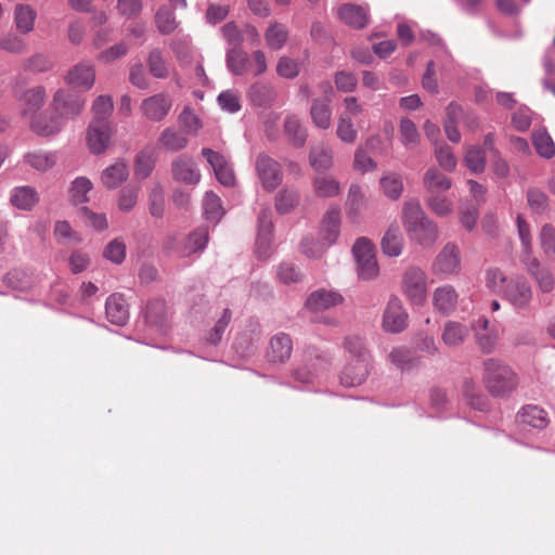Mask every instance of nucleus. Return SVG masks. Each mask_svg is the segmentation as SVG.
<instances>
[{
	"mask_svg": "<svg viewBox=\"0 0 555 555\" xmlns=\"http://www.w3.org/2000/svg\"><path fill=\"white\" fill-rule=\"evenodd\" d=\"M402 222L409 238L422 247H433L439 237L438 224L426 216L417 199L404 202Z\"/></svg>",
	"mask_w": 555,
	"mask_h": 555,
	"instance_id": "nucleus-1",
	"label": "nucleus"
},
{
	"mask_svg": "<svg viewBox=\"0 0 555 555\" xmlns=\"http://www.w3.org/2000/svg\"><path fill=\"white\" fill-rule=\"evenodd\" d=\"M482 382L491 396L502 398L517 388L518 376L502 360L490 358L483 362Z\"/></svg>",
	"mask_w": 555,
	"mask_h": 555,
	"instance_id": "nucleus-2",
	"label": "nucleus"
},
{
	"mask_svg": "<svg viewBox=\"0 0 555 555\" xmlns=\"http://www.w3.org/2000/svg\"><path fill=\"white\" fill-rule=\"evenodd\" d=\"M85 105L86 99L83 95L65 88H59L53 93L49 106L65 124L66 120L78 117L82 113Z\"/></svg>",
	"mask_w": 555,
	"mask_h": 555,
	"instance_id": "nucleus-3",
	"label": "nucleus"
},
{
	"mask_svg": "<svg viewBox=\"0 0 555 555\" xmlns=\"http://www.w3.org/2000/svg\"><path fill=\"white\" fill-rule=\"evenodd\" d=\"M353 255L357 260V270L362 280H373L377 278L379 268L375 258V247L365 237L358 238L353 245Z\"/></svg>",
	"mask_w": 555,
	"mask_h": 555,
	"instance_id": "nucleus-4",
	"label": "nucleus"
},
{
	"mask_svg": "<svg viewBox=\"0 0 555 555\" xmlns=\"http://www.w3.org/2000/svg\"><path fill=\"white\" fill-rule=\"evenodd\" d=\"M402 291L412 304L424 305L427 297V275L425 271L417 267L408 268L403 274Z\"/></svg>",
	"mask_w": 555,
	"mask_h": 555,
	"instance_id": "nucleus-5",
	"label": "nucleus"
},
{
	"mask_svg": "<svg viewBox=\"0 0 555 555\" xmlns=\"http://www.w3.org/2000/svg\"><path fill=\"white\" fill-rule=\"evenodd\" d=\"M408 319L402 301L396 296L390 297L383 313V330L392 334L401 333L408 326Z\"/></svg>",
	"mask_w": 555,
	"mask_h": 555,
	"instance_id": "nucleus-6",
	"label": "nucleus"
},
{
	"mask_svg": "<svg viewBox=\"0 0 555 555\" xmlns=\"http://www.w3.org/2000/svg\"><path fill=\"white\" fill-rule=\"evenodd\" d=\"M461 271L460 249L453 243H447L433 262V272L441 276L457 275Z\"/></svg>",
	"mask_w": 555,
	"mask_h": 555,
	"instance_id": "nucleus-7",
	"label": "nucleus"
},
{
	"mask_svg": "<svg viewBox=\"0 0 555 555\" xmlns=\"http://www.w3.org/2000/svg\"><path fill=\"white\" fill-rule=\"evenodd\" d=\"M113 130L107 120L93 119L88 128L87 143L92 154H101L111 144Z\"/></svg>",
	"mask_w": 555,
	"mask_h": 555,
	"instance_id": "nucleus-8",
	"label": "nucleus"
},
{
	"mask_svg": "<svg viewBox=\"0 0 555 555\" xmlns=\"http://www.w3.org/2000/svg\"><path fill=\"white\" fill-rule=\"evenodd\" d=\"M172 107V99L166 92H160L144 99L141 102L142 115L151 121H162Z\"/></svg>",
	"mask_w": 555,
	"mask_h": 555,
	"instance_id": "nucleus-9",
	"label": "nucleus"
},
{
	"mask_svg": "<svg viewBox=\"0 0 555 555\" xmlns=\"http://www.w3.org/2000/svg\"><path fill=\"white\" fill-rule=\"evenodd\" d=\"M257 175L264 189L272 191L282 181L280 164L266 154H260L256 159Z\"/></svg>",
	"mask_w": 555,
	"mask_h": 555,
	"instance_id": "nucleus-10",
	"label": "nucleus"
},
{
	"mask_svg": "<svg viewBox=\"0 0 555 555\" xmlns=\"http://www.w3.org/2000/svg\"><path fill=\"white\" fill-rule=\"evenodd\" d=\"M68 86L90 90L95 82V67L89 61H82L74 65L64 76Z\"/></svg>",
	"mask_w": 555,
	"mask_h": 555,
	"instance_id": "nucleus-11",
	"label": "nucleus"
},
{
	"mask_svg": "<svg viewBox=\"0 0 555 555\" xmlns=\"http://www.w3.org/2000/svg\"><path fill=\"white\" fill-rule=\"evenodd\" d=\"M475 338L479 349L485 353H491L500 339V333L495 325H491L486 318H479L474 323Z\"/></svg>",
	"mask_w": 555,
	"mask_h": 555,
	"instance_id": "nucleus-12",
	"label": "nucleus"
},
{
	"mask_svg": "<svg viewBox=\"0 0 555 555\" xmlns=\"http://www.w3.org/2000/svg\"><path fill=\"white\" fill-rule=\"evenodd\" d=\"M171 173L176 181L184 184L195 185L201 180L195 162L186 155H181L171 163Z\"/></svg>",
	"mask_w": 555,
	"mask_h": 555,
	"instance_id": "nucleus-13",
	"label": "nucleus"
},
{
	"mask_svg": "<svg viewBox=\"0 0 555 555\" xmlns=\"http://www.w3.org/2000/svg\"><path fill=\"white\" fill-rule=\"evenodd\" d=\"M459 301L456 289L449 284L437 287L433 293V306L436 312L449 315L455 311Z\"/></svg>",
	"mask_w": 555,
	"mask_h": 555,
	"instance_id": "nucleus-14",
	"label": "nucleus"
},
{
	"mask_svg": "<svg viewBox=\"0 0 555 555\" xmlns=\"http://www.w3.org/2000/svg\"><path fill=\"white\" fill-rule=\"evenodd\" d=\"M64 125L61 117L56 116L52 111L50 114L40 113L31 116L29 124L31 131L41 137H50L59 133Z\"/></svg>",
	"mask_w": 555,
	"mask_h": 555,
	"instance_id": "nucleus-15",
	"label": "nucleus"
},
{
	"mask_svg": "<svg viewBox=\"0 0 555 555\" xmlns=\"http://www.w3.org/2000/svg\"><path fill=\"white\" fill-rule=\"evenodd\" d=\"M47 91L43 86H35L26 89L20 96L18 102L23 116H34L46 103Z\"/></svg>",
	"mask_w": 555,
	"mask_h": 555,
	"instance_id": "nucleus-16",
	"label": "nucleus"
},
{
	"mask_svg": "<svg viewBox=\"0 0 555 555\" xmlns=\"http://www.w3.org/2000/svg\"><path fill=\"white\" fill-rule=\"evenodd\" d=\"M344 302V297L334 291L319 289L313 292L307 299L306 306L314 312L324 311Z\"/></svg>",
	"mask_w": 555,
	"mask_h": 555,
	"instance_id": "nucleus-17",
	"label": "nucleus"
},
{
	"mask_svg": "<svg viewBox=\"0 0 555 555\" xmlns=\"http://www.w3.org/2000/svg\"><path fill=\"white\" fill-rule=\"evenodd\" d=\"M423 188L427 195L444 193L452 186V180L437 167H429L422 180Z\"/></svg>",
	"mask_w": 555,
	"mask_h": 555,
	"instance_id": "nucleus-18",
	"label": "nucleus"
},
{
	"mask_svg": "<svg viewBox=\"0 0 555 555\" xmlns=\"http://www.w3.org/2000/svg\"><path fill=\"white\" fill-rule=\"evenodd\" d=\"M504 295L516 308H525L532 298L530 286L524 280H509L504 288Z\"/></svg>",
	"mask_w": 555,
	"mask_h": 555,
	"instance_id": "nucleus-19",
	"label": "nucleus"
},
{
	"mask_svg": "<svg viewBox=\"0 0 555 555\" xmlns=\"http://www.w3.org/2000/svg\"><path fill=\"white\" fill-rule=\"evenodd\" d=\"M369 375V360H351L343 370L340 382L345 386L354 387L361 385Z\"/></svg>",
	"mask_w": 555,
	"mask_h": 555,
	"instance_id": "nucleus-20",
	"label": "nucleus"
},
{
	"mask_svg": "<svg viewBox=\"0 0 555 555\" xmlns=\"http://www.w3.org/2000/svg\"><path fill=\"white\" fill-rule=\"evenodd\" d=\"M293 350V341L287 334L280 333L270 340L267 350V359L273 363H282L289 359Z\"/></svg>",
	"mask_w": 555,
	"mask_h": 555,
	"instance_id": "nucleus-21",
	"label": "nucleus"
},
{
	"mask_svg": "<svg viewBox=\"0 0 555 555\" xmlns=\"http://www.w3.org/2000/svg\"><path fill=\"white\" fill-rule=\"evenodd\" d=\"M129 177V168L126 162L118 159L101 172V182L107 190L120 186Z\"/></svg>",
	"mask_w": 555,
	"mask_h": 555,
	"instance_id": "nucleus-22",
	"label": "nucleus"
},
{
	"mask_svg": "<svg viewBox=\"0 0 555 555\" xmlns=\"http://www.w3.org/2000/svg\"><path fill=\"white\" fill-rule=\"evenodd\" d=\"M259 229L257 235V253L259 257L267 258L269 256V249L271 245V235H272V220H271V211L269 209H264L258 217Z\"/></svg>",
	"mask_w": 555,
	"mask_h": 555,
	"instance_id": "nucleus-23",
	"label": "nucleus"
},
{
	"mask_svg": "<svg viewBox=\"0 0 555 555\" xmlns=\"http://www.w3.org/2000/svg\"><path fill=\"white\" fill-rule=\"evenodd\" d=\"M517 420L520 424L535 429H544L550 423L547 412L534 404L522 406L517 413Z\"/></svg>",
	"mask_w": 555,
	"mask_h": 555,
	"instance_id": "nucleus-24",
	"label": "nucleus"
},
{
	"mask_svg": "<svg viewBox=\"0 0 555 555\" xmlns=\"http://www.w3.org/2000/svg\"><path fill=\"white\" fill-rule=\"evenodd\" d=\"M105 310L108 321L113 324L121 326L129 319L128 305L122 295H111L106 300Z\"/></svg>",
	"mask_w": 555,
	"mask_h": 555,
	"instance_id": "nucleus-25",
	"label": "nucleus"
},
{
	"mask_svg": "<svg viewBox=\"0 0 555 555\" xmlns=\"http://www.w3.org/2000/svg\"><path fill=\"white\" fill-rule=\"evenodd\" d=\"M469 336L467 325L457 321H448L443 325L441 340L449 348H456L465 343Z\"/></svg>",
	"mask_w": 555,
	"mask_h": 555,
	"instance_id": "nucleus-26",
	"label": "nucleus"
},
{
	"mask_svg": "<svg viewBox=\"0 0 555 555\" xmlns=\"http://www.w3.org/2000/svg\"><path fill=\"white\" fill-rule=\"evenodd\" d=\"M338 16L341 22L356 29L364 28L369 22L366 9L352 3L343 4L338 9Z\"/></svg>",
	"mask_w": 555,
	"mask_h": 555,
	"instance_id": "nucleus-27",
	"label": "nucleus"
},
{
	"mask_svg": "<svg viewBox=\"0 0 555 555\" xmlns=\"http://www.w3.org/2000/svg\"><path fill=\"white\" fill-rule=\"evenodd\" d=\"M39 201L37 191L28 185L17 186L12 190L10 202L22 210H31Z\"/></svg>",
	"mask_w": 555,
	"mask_h": 555,
	"instance_id": "nucleus-28",
	"label": "nucleus"
},
{
	"mask_svg": "<svg viewBox=\"0 0 555 555\" xmlns=\"http://www.w3.org/2000/svg\"><path fill=\"white\" fill-rule=\"evenodd\" d=\"M284 133L287 137L291 144L296 147L304 146L308 138L307 128L295 115H289L285 118Z\"/></svg>",
	"mask_w": 555,
	"mask_h": 555,
	"instance_id": "nucleus-29",
	"label": "nucleus"
},
{
	"mask_svg": "<svg viewBox=\"0 0 555 555\" xmlns=\"http://www.w3.org/2000/svg\"><path fill=\"white\" fill-rule=\"evenodd\" d=\"M339 225H340V214L338 209H330L322 222L320 235L321 240L326 243V245H332L336 242L339 235Z\"/></svg>",
	"mask_w": 555,
	"mask_h": 555,
	"instance_id": "nucleus-30",
	"label": "nucleus"
},
{
	"mask_svg": "<svg viewBox=\"0 0 555 555\" xmlns=\"http://www.w3.org/2000/svg\"><path fill=\"white\" fill-rule=\"evenodd\" d=\"M382 250L389 257H398L403 249V236L398 224H391L382 238Z\"/></svg>",
	"mask_w": 555,
	"mask_h": 555,
	"instance_id": "nucleus-31",
	"label": "nucleus"
},
{
	"mask_svg": "<svg viewBox=\"0 0 555 555\" xmlns=\"http://www.w3.org/2000/svg\"><path fill=\"white\" fill-rule=\"evenodd\" d=\"M158 142L166 151L179 152L186 147L189 139L185 133H182L172 127H167L160 132Z\"/></svg>",
	"mask_w": 555,
	"mask_h": 555,
	"instance_id": "nucleus-32",
	"label": "nucleus"
},
{
	"mask_svg": "<svg viewBox=\"0 0 555 555\" xmlns=\"http://www.w3.org/2000/svg\"><path fill=\"white\" fill-rule=\"evenodd\" d=\"M37 17L36 11L29 4H16L14 8V23L22 34L33 31Z\"/></svg>",
	"mask_w": 555,
	"mask_h": 555,
	"instance_id": "nucleus-33",
	"label": "nucleus"
},
{
	"mask_svg": "<svg viewBox=\"0 0 555 555\" xmlns=\"http://www.w3.org/2000/svg\"><path fill=\"white\" fill-rule=\"evenodd\" d=\"M331 102L321 101L320 99H314L310 108V116L313 125L317 128L326 130L330 128L332 122V108L330 106Z\"/></svg>",
	"mask_w": 555,
	"mask_h": 555,
	"instance_id": "nucleus-34",
	"label": "nucleus"
},
{
	"mask_svg": "<svg viewBox=\"0 0 555 555\" xmlns=\"http://www.w3.org/2000/svg\"><path fill=\"white\" fill-rule=\"evenodd\" d=\"M310 165L318 171H324L333 165V151L330 146L318 144L311 147L309 154Z\"/></svg>",
	"mask_w": 555,
	"mask_h": 555,
	"instance_id": "nucleus-35",
	"label": "nucleus"
},
{
	"mask_svg": "<svg viewBox=\"0 0 555 555\" xmlns=\"http://www.w3.org/2000/svg\"><path fill=\"white\" fill-rule=\"evenodd\" d=\"M385 196L391 201H397L403 192V181L400 175L396 172L385 173L379 181Z\"/></svg>",
	"mask_w": 555,
	"mask_h": 555,
	"instance_id": "nucleus-36",
	"label": "nucleus"
},
{
	"mask_svg": "<svg viewBox=\"0 0 555 555\" xmlns=\"http://www.w3.org/2000/svg\"><path fill=\"white\" fill-rule=\"evenodd\" d=\"M399 133L401 143L409 150L418 146L421 135L416 125L409 118H402L399 125Z\"/></svg>",
	"mask_w": 555,
	"mask_h": 555,
	"instance_id": "nucleus-37",
	"label": "nucleus"
},
{
	"mask_svg": "<svg viewBox=\"0 0 555 555\" xmlns=\"http://www.w3.org/2000/svg\"><path fill=\"white\" fill-rule=\"evenodd\" d=\"M147 67L150 74L157 79H166L169 77V67L159 49L150 51L147 60Z\"/></svg>",
	"mask_w": 555,
	"mask_h": 555,
	"instance_id": "nucleus-38",
	"label": "nucleus"
},
{
	"mask_svg": "<svg viewBox=\"0 0 555 555\" xmlns=\"http://www.w3.org/2000/svg\"><path fill=\"white\" fill-rule=\"evenodd\" d=\"M25 162L36 170L47 171L56 164V155L51 152L37 151L28 153L25 156Z\"/></svg>",
	"mask_w": 555,
	"mask_h": 555,
	"instance_id": "nucleus-39",
	"label": "nucleus"
},
{
	"mask_svg": "<svg viewBox=\"0 0 555 555\" xmlns=\"http://www.w3.org/2000/svg\"><path fill=\"white\" fill-rule=\"evenodd\" d=\"M336 135L341 142L347 144H353L357 141L358 131L353 126L351 117L346 113H341L338 116Z\"/></svg>",
	"mask_w": 555,
	"mask_h": 555,
	"instance_id": "nucleus-40",
	"label": "nucleus"
},
{
	"mask_svg": "<svg viewBox=\"0 0 555 555\" xmlns=\"http://www.w3.org/2000/svg\"><path fill=\"white\" fill-rule=\"evenodd\" d=\"M426 205L438 217H449L453 212V203L443 193L426 196Z\"/></svg>",
	"mask_w": 555,
	"mask_h": 555,
	"instance_id": "nucleus-41",
	"label": "nucleus"
},
{
	"mask_svg": "<svg viewBox=\"0 0 555 555\" xmlns=\"http://www.w3.org/2000/svg\"><path fill=\"white\" fill-rule=\"evenodd\" d=\"M155 24L158 31L163 35L171 34L178 27V22L173 11L165 5L157 10L155 14Z\"/></svg>",
	"mask_w": 555,
	"mask_h": 555,
	"instance_id": "nucleus-42",
	"label": "nucleus"
},
{
	"mask_svg": "<svg viewBox=\"0 0 555 555\" xmlns=\"http://www.w3.org/2000/svg\"><path fill=\"white\" fill-rule=\"evenodd\" d=\"M529 272L535 278L540 289L543 293H550L554 288V279L548 270L542 269L537 259L528 263Z\"/></svg>",
	"mask_w": 555,
	"mask_h": 555,
	"instance_id": "nucleus-43",
	"label": "nucleus"
},
{
	"mask_svg": "<svg viewBox=\"0 0 555 555\" xmlns=\"http://www.w3.org/2000/svg\"><path fill=\"white\" fill-rule=\"evenodd\" d=\"M227 65L233 74L243 75L249 65L247 53L238 48L231 49L227 54Z\"/></svg>",
	"mask_w": 555,
	"mask_h": 555,
	"instance_id": "nucleus-44",
	"label": "nucleus"
},
{
	"mask_svg": "<svg viewBox=\"0 0 555 555\" xmlns=\"http://www.w3.org/2000/svg\"><path fill=\"white\" fill-rule=\"evenodd\" d=\"M533 146L537 153L544 157L551 158L555 155V145L551 135L545 130H538L532 135Z\"/></svg>",
	"mask_w": 555,
	"mask_h": 555,
	"instance_id": "nucleus-45",
	"label": "nucleus"
},
{
	"mask_svg": "<svg viewBox=\"0 0 555 555\" xmlns=\"http://www.w3.org/2000/svg\"><path fill=\"white\" fill-rule=\"evenodd\" d=\"M203 207L206 219L210 221L218 222L224 215L221 199L214 192H207L205 194Z\"/></svg>",
	"mask_w": 555,
	"mask_h": 555,
	"instance_id": "nucleus-46",
	"label": "nucleus"
},
{
	"mask_svg": "<svg viewBox=\"0 0 555 555\" xmlns=\"http://www.w3.org/2000/svg\"><path fill=\"white\" fill-rule=\"evenodd\" d=\"M273 90L269 85L256 82L248 89V98L257 106H264L273 100Z\"/></svg>",
	"mask_w": 555,
	"mask_h": 555,
	"instance_id": "nucleus-47",
	"label": "nucleus"
},
{
	"mask_svg": "<svg viewBox=\"0 0 555 555\" xmlns=\"http://www.w3.org/2000/svg\"><path fill=\"white\" fill-rule=\"evenodd\" d=\"M363 205L364 194L362 193L361 188L357 184H352L349 189L346 203L347 215L352 219H357Z\"/></svg>",
	"mask_w": 555,
	"mask_h": 555,
	"instance_id": "nucleus-48",
	"label": "nucleus"
},
{
	"mask_svg": "<svg viewBox=\"0 0 555 555\" xmlns=\"http://www.w3.org/2000/svg\"><path fill=\"white\" fill-rule=\"evenodd\" d=\"M464 162L472 172H482L486 166V153L483 149L479 146L468 147L464 157Z\"/></svg>",
	"mask_w": 555,
	"mask_h": 555,
	"instance_id": "nucleus-49",
	"label": "nucleus"
},
{
	"mask_svg": "<svg viewBox=\"0 0 555 555\" xmlns=\"http://www.w3.org/2000/svg\"><path fill=\"white\" fill-rule=\"evenodd\" d=\"M266 42L269 48L280 50L287 39V29L280 23L272 24L264 34Z\"/></svg>",
	"mask_w": 555,
	"mask_h": 555,
	"instance_id": "nucleus-50",
	"label": "nucleus"
},
{
	"mask_svg": "<svg viewBox=\"0 0 555 555\" xmlns=\"http://www.w3.org/2000/svg\"><path fill=\"white\" fill-rule=\"evenodd\" d=\"M155 166V158L149 151H141L134 162V175L138 179L147 178Z\"/></svg>",
	"mask_w": 555,
	"mask_h": 555,
	"instance_id": "nucleus-51",
	"label": "nucleus"
},
{
	"mask_svg": "<svg viewBox=\"0 0 555 555\" xmlns=\"http://www.w3.org/2000/svg\"><path fill=\"white\" fill-rule=\"evenodd\" d=\"M178 119L185 134L196 135L203 126L199 117L189 106L183 108Z\"/></svg>",
	"mask_w": 555,
	"mask_h": 555,
	"instance_id": "nucleus-52",
	"label": "nucleus"
},
{
	"mask_svg": "<svg viewBox=\"0 0 555 555\" xmlns=\"http://www.w3.org/2000/svg\"><path fill=\"white\" fill-rule=\"evenodd\" d=\"M344 346L346 351L350 354L352 360L366 359L369 360V352L365 347L364 339L358 335L348 336L345 338Z\"/></svg>",
	"mask_w": 555,
	"mask_h": 555,
	"instance_id": "nucleus-53",
	"label": "nucleus"
},
{
	"mask_svg": "<svg viewBox=\"0 0 555 555\" xmlns=\"http://www.w3.org/2000/svg\"><path fill=\"white\" fill-rule=\"evenodd\" d=\"M313 186L317 195L321 197L336 196L340 191L339 183L328 177H317Z\"/></svg>",
	"mask_w": 555,
	"mask_h": 555,
	"instance_id": "nucleus-54",
	"label": "nucleus"
},
{
	"mask_svg": "<svg viewBox=\"0 0 555 555\" xmlns=\"http://www.w3.org/2000/svg\"><path fill=\"white\" fill-rule=\"evenodd\" d=\"M93 184L85 177L77 178L70 188V197L75 204H82L89 201L88 193L91 191Z\"/></svg>",
	"mask_w": 555,
	"mask_h": 555,
	"instance_id": "nucleus-55",
	"label": "nucleus"
},
{
	"mask_svg": "<svg viewBox=\"0 0 555 555\" xmlns=\"http://www.w3.org/2000/svg\"><path fill=\"white\" fill-rule=\"evenodd\" d=\"M54 235L61 244H79L81 237L67 221H57L54 225Z\"/></svg>",
	"mask_w": 555,
	"mask_h": 555,
	"instance_id": "nucleus-56",
	"label": "nucleus"
},
{
	"mask_svg": "<svg viewBox=\"0 0 555 555\" xmlns=\"http://www.w3.org/2000/svg\"><path fill=\"white\" fill-rule=\"evenodd\" d=\"M53 61L44 54L37 53L25 61V68L31 73L40 74L52 70Z\"/></svg>",
	"mask_w": 555,
	"mask_h": 555,
	"instance_id": "nucleus-57",
	"label": "nucleus"
},
{
	"mask_svg": "<svg viewBox=\"0 0 555 555\" xmlns=\"http://www.w3.org/2000/svg\"><path fill=\"white\" fill-rule=\"evenodd\" d=\"M26 48L24 39L18 37L16 34L9 33L0 38V49L5 52L22 54L26 52Z\"/></svg>",
	"mask_w": 555,
	"mask_h": 555,
	"instance_id": "nucleus-58",
	"label": "nucleus"
},
{
	"mask_svg": "<svg viewBox=\"0 0 555 555\" xmlns=\"http://www.w3.org/2000/svg\"><path fill=\"white\" fill-rule=\"evenodd\" d=\"M435 155L442 169L447 171H453L455 169L457 159L450 146L446 144L437 145L435 149Z\"/></svg>",
	"mask_w": 555,
	"mask_h": 555,
	"instance_id": "nucleus-59",
	"label": "nucleus"
},
{
	"mask_svg": "<svg viewBox=\"0 0 555 555\" xmlns=\"http://www.w3.org/2000/svg\"><path fill=\"white\" fill-rule=\"evenodd\" d=\"M150 212L153 217L162 218L165 212V198L162 185L155 184L149 196Z\"/></svg>",
	"mask_w": 555,
	"mask_h": 555,
	"instance_id": "nucleus-60",
	"label": "nucleus"
},
{
	"mask_svg": "<svg viewBox=\"0 0 555 555\" xmlns=\"http://www.w3.org/2000/svg\"><path fill=\"white\" fill-rule=\"evenodd\" d=\"M103 256L113 263H121L126 258L125 242L119 238L113 240L106 245Z\"/></svg>",
	"mask_w": 555,
	"mask_h": 555,
	"instance_id": "nucleus-61",
	"label": "nucleus"
},
{
	"mask_svg": "<svg viewBox=\"0 0 555 555\" xmlns=\"http://www.w3.org/2000/svg\"><path fill=\"white\" fill-rule=\"evenodd\" d=\"M298 194L293 190L281 191L275 199L276 210L281 214L291 211L298 204Z\"/></svg>",
	"mask_w": 555,
	"mask_h": 555,
	"instance_id": "nucleus-62",
	"label": "nucleus"
},
{
	"mask_svg": "<svg viewBox=\"0 0 555 555\" xmlns=\"http://www.w3.org/2000/svg\"><path fill=\"white\" fill-rule=\"evenodd\" d=\"M218 103L221 108L228 113H236L241 109V100L237 91L225 90L218 96Z\"/></svg>",
	"mask_w": 555,
	"mask_h": 555,
	"instance_id": "nucleus-63",
	"label": "nucleus"
},
{
	"mask_svg": "<svg viewBox=\"0 0 555 555\" xmlns=\"http://www.w3.org/2000/svg\"><path fill=\"white\" fill-rule=\"evenodd\" d=\"M508 281L504 273L496 268L489 269L486 272V285L492 292L503 293Z\"/></svg>",
	"mask_w": 555,
	"mask_h": 555,
	"instance_id": "nucleus-64",
	"label": "nucleus"
}]
</instances>
